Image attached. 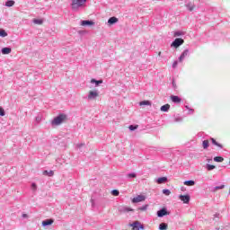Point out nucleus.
<instances>
[{"mask_svg":"<svg viewBox=\"0 0 230 230\" xmlns=\"http://www.w3.org/2000/svg\"><path fill=\"white\" fill-rule=\"evenodd\" d=\"M65 121H67V115L60 113L58 116L54 118V119L51 121V125L58 127V125H62V123Z\"/></svg>","mask_w":230,"mask_h":230,"instance_id":"nucleus-1","label":"nucleus"},{"mask_svg":"<svg viewBox=\"0 0 230 230\" xmlns=\"http://www.w3.org/2000/svg\"><path fill=\"white\" fill-rule=\"evenodd\" d=\"M85 3H87V0H72L71 8L76 12L79 8H82Z\"/></svg>","mask_w":230,"mask_h":230,"instance_id":"nucleus-2","label":"nucleus"},{"mask_svg":"<svg viewBox=\"0 0 230 230\" xmlns=\"http://www.w3.org/2000/svg\"><path fill=\"white\" fill-rule=\"evenodd\" d=\"M184 44V40L182 38H176L171 44V48H180V46H182Z\"/></svg>","mask_w":230,"mask_h":230,"instance_id":"nucleus-3","label":"nucleus"},{"mask_svg":"<svg viewBox=\"0 0 230 230\" xmlns=\"http://www.w3.org/2000/svg\"><path fill=\"white\" fill-rule=\"evenodd\" d=\"M98 96H100L98 90L90 91L87 95V100H96Z\"/></svg>","mask_w":230,"mask_h":230,"instance_id":"nucleus-4","label":"nucleus"},{"mask_svg":"<svg viewBox=\"0 0 230 230\" xmlns=\"http://www.w3.org/2000/svg\"><path fill=\"white\" fill-rule=\"evenodd\" d=\"M146 200V197L144 195H137V197L132 199L133 204H137L138 202H145Z\"/></svg>","mask_w":230,"mask_h":230,"instance_id":"nucleus-5","label":"nucleus"},{"mask_svg":"<svg viewBox=\"0 0 230 230\" xmlns=\"http://www.w3.org/2000/svg\"><path fill=\"white\" fill-rule=\"evenodd\" d=\"M156 215L158 218H163V217H166V215H170V212H168V209H166V208H163L162 209L157 211Z\"/></svg>","mask_w":230,"mask_h":230,"instance_id":"nucleus-6","label":"nucleus"},{"mask_svg":"<svg viewBox=\"0 0 230 230\" xmlns=\"http://www.w3.org/2000/svg\"><path fill=\"white\" fill-rule=\"evenodd\" d=\"M130 226L133 227V230H144L145 226L141 225L139 221H135L133 224H130Z\"/></svg>","mask_w":230,"mask_h":230,"instance_id":"nucleus-7","label":"nucleus"},{"mask_svg":"<svg viewBox=\"0 0 230 230\" xmlns=\"http://www.w3.org/2000/svg\"><path fill=\"white\" fill-rule=\"evenodd\" d=\"M186 57H190V49H188L183 50V52L181 54V56L178 58L179 62H183L184 58H186Z\"/></svg>","mask_w":230,"mask_h":230,"instance_id":"nucleus-8","label":"nucleus"},{"mask_svg":"<svg viewBox=\"0 0 230 230\" xmlns=\"http://www.w3.org/2000/svg\"><path fill=\"white\" fill-rule=\"evenodd\" d=\"M179 199L183 202V204H190V195H180Z\"/></svg>","mask_w":230,"mask_h":230,"instance_id":"nucleus-9","label":"nucleus"},{"mask_svg":"<svg viewBox=\"0 0 230 230\" xmlns=\"http://www.w3.org/2000/svg\"><path fill=\"white\" fill-rule=\"evenodd\" d=\"M81 26H94V22L91 20H83L81 21Z\"/></svg>","mask_w":230,"mask_h":230,"instance_id":"nucleus-10","label":"nucleus"},{"mask_svg":"<svg viewBox=\"0 0 230 230\" xmlns=\"http://www.w3.org/2000/svg\"><path fill=\"white\" fill-rule=\"evenodd\" d=\"M119 213H129V211H134L131 208L128 207H119Z\"/></svg>","mask_w":230,"mask_h":230,"instance_id":"nucleus-11","label":"nucleus"},{"mask_svg":"<svg viewBox=\"0 0 230 230\" xmlns=\"http://www.w3.org/2000/svg\"><path fill=\"white\" fill-rule=\"evenodd\" d=\"M53 222H55V220L46 219V220L42 221L41 226H42V227H48V226H51L53 224Z\"/></svg>","mask_w":230,"mask_h":230,"instance_id":"nucleus-12","label":"nucleus"},{"mask_svg":"<svg viewBox=\"0 0 230 230\" xmlns=\"http://www.w3.org/2000/svg\"><path fill=\"white\" fill-rule=\"evenodd\" d=\"M171 100L172 103H181L182 102V99L177 95H171Z\"/></svg>","mask_w":230,"mask_h":230,"instance_id":"nucleus-13","label":"nucleus"},{"mask_svg":"<svg viewBox=\"0 0 230 230\" xmlns=\"http://www.w3.org/2000/svg\"><path fill=\"white\" fill-rule=\"evenodd\" d=\"M1 53L2 55H10V53H12V48H8V47L3 48L1 49Z\"/></svg>","mask_w":230,"mask_h":230,"instance_id":"nucleus-14","label":"nucleus"},{"mask_svg":"<svg viewBox=\"0 0 230 230\" xmlns=\"http://www.w3.org/2000/svg\"><path fill=\"white\" fill-rule=\"evenodd\" d=\"M185 6L189 10V12H193V10H195V4L191 2L187 3Z\"/></svg>","mask_w":230,"mask_h":230,"instance_id":"nucleus-15","label":"nucleus"},{"mask_svg":"<svg viewBox=\"0 0 230 230\" xmlns=\"http://www.w3.org/2000/svg\"><path fill=\"white\" fill-rule=\"evenodd\" d=\"M91 84H94L95 87H100V84H103V80H96L94 78L91 79L90 81Z\"/></svg>","mask_w":230,"mask_h":230,"instance_id":"nucleus-16","label":"nucleus"},{"mask_svg":"<svg viewBox=\"0 0 230 230\" xmlns=\"http://www.w3.org/2000/svg\"><path fill=\"white\" fill-rule=\"evenodd\" d=\"M160 111L162 112H168L170 111V104H165V105H163L161 108H160Z\"/></svg>","mask_w":230,"mask_h":230,"instance_id":"nucleus-17","label":"nucleus"},{"mask_svg":"<svg viewBox=\"0 0 230 230\" xmlns=\"http://www.w3.org/2000/svg\"><path fill=\"white\" fill-rule=\"evenodd\" d=\"M166 181H168L167 177H160V178L156 179V182L158 184H163V183L166 182Z\"/></svg>","mask_w":230,"mask_h":230,"instance_id":"nucleus-18","label":"nucleus"},{"mask_svg":"<svg viewBox=\"0 0 230 230\" xmlns=\"http://www.w3.org/2000/svg\"><path fill=\"white\" fill-rule=\"evenodd\" d=\"M116 22H118V18L116 17H111L109 20H108V24L110 25H112V24H116Z\"/></svg>","mask_w":230,"mask_h":230,"instance_id":"nucleus-19","label":"nucleus"},{"mask_svg":"<svg viewBox=\"0 0 230 230\" xmlns=\"http://www.w3.org/2000/svg\"><path fill=\"white\" fill-rule=\"evenodd\" d=\"M212 145H215V146H218V148H224V146H222V144L217 142V140L215 138H210Z\"/></svg>","mask_w":230,"mask_h":230,"instance_id":"nucleus-20","label":"nucleus"},{"mask_svg":"<svg viewBox=\"0 0 230 230\" xmlns=\"http://www.w3.org/2000/svg\"><path fill=\"white\" fill-rule=\"evenodd\" d=\"M185 186H195V181L193 180H187L183 182Z\"/></svg>","mask_w":230,"mask_h":230,"instance_id":"nucleus-21","label":"nucleus"},{"mask_svg":"<svg viewBox=\"0 0 230 230\" xmlns=\"http://www.w3.org/2000/svg\"><path fill=\"white\" fill-rule=\"evenodd\" d=\"M205 168L208 170V172H212V170H215V168H217V166L207 164Z\"/></svg>","mask_w":230,"mask_h":230,"instance_id":"nucleus-22","label":"nucleus"},{"mask_svg":"<svg viewBox=\"0 0 230 230\" xmlns=\"http://www.w3.org/2000/svg\"><path fill=\"white\" fill-rule=\"evenodd\" d=\"M13 4H15V1L13 0H8L5 2V6H7L8 8L13 6Z\"/></svg>","mask_w":230,"mask_h":230,"instance_id":"nucleus-23","label":"nucleus"},{"mask_svg":"<svg viewBox=\"0 0 230 230\" xmlns=\"http://www.w3.org/2000/svg\"><path fill=\"white\" fill-rule=\"evenodd\" d=\"M159 229H160V230H166V229H168V224H166V223H161V224L159 225Z\"/></svg>","mask_w":230,"mask_h":230,"instance_id":"nucleus-24","label":"nucleus"},{"mask_svg":"<svg viewBox=\"0 0 230 230\" xmlns=\"http://www.w3.org/2000/svg\"><path fill=\"white\" fill-rule=\"evenodd\" d=\"M225 188H226V185L222 184V185L214 187L212 189V191L215 192V191H217V190H224Z\"/></svg>","mask_w":230,"mask_h":230,"instance_id":"nucleus-25","label":"nucleus"},{"mask_svg":"<svg viewBox=\"0 0 230 230\" xmlns=\"http://www.w3.org/2000/svg\"><path fill=\"white\" fill-rule=\"evenodd\" d=\"M127 177L128 179H136L137 177V174L136 172H130L127 174Z\"/></svg>","mask_w":230,"mask_h":230,"instance_id":"nucleus-26","label":"nucleus"},{"mask_svg":"<svg viewBox=\"0 0 230 230\" xmlns=\"http://www.w3.org/2000/svg\"><path fill=\"white\" fill-rule=\"evenodd\" d=\"M182 35H184V32L181 31H177L173 32V37H182Z\"/></svg>","mask_w":230,"mask_h":230,"instance_id":"nucleus-27","label":"nucleus"},{"mask_svg":"<svg viewBox=\"0 0 230 230\" xmlns=\"http://www.w3.org/2000/svg\"><path fill=\"white\" fill-rule=\"evenodd\" d=\"M0 37H8V33L6 32V31L0 29Z\"/></svg>","mask_w":230,"mask_h":230,"instance_id":"nucleus-28","label":"nucleus"},{"mask_svg":"<svg viewBox=\"0 0 230 230\" xmlns=\"http://www.w3.org/2000/svg\"><path fill=\"white\" fill-rule=\"evenodd\" d=\"M202 146L203 148L206 150V148H208L209 147V141L208 140H204L202 142Z\"/></svg>","mask_w":230,"mask_h":230,"instance_id":"nucleus-29","label":"nucleus"},{"mask_svg":"<svg viewBox=\"0 0 230 230\" xmlns=\"http://www.w3.org/2000/svg\"><path fill=\"white\" fill-rule=\"evenodd\" d=\"M214 161L216 163H222L224 161V157H222V156H216V157H214Z\"/></svg>","mask_w":230,"mask_h":230,"instance_id":"nucleus-30","label":"nucleus"},{"mask_svg":"<svg viewBox=\"0 0 230 230\" xmlns=\"http://www.w3.org/2000/svg\"><path fill=\"white\" fill-rule=\"evenodd\" d=\"M162 193H164V195H166V197H169V195L172 194V191H170V190H168V189H164L162 190Z\"/></svg>","mask_w":230,"mask_h":230,"instance_id":"nucleus-31","label":"nucleus"},{"mask_svg":"<svg viewBox=\"0 0 230 230\" xmlns=\"http://www.w3.org/2000/svg\"><path fill=\"white\" fill-rule=\"evenodd\" d=\"M139 105H152V102L150 101H142L139 102Z\"/></svg>","mask_w":230,"mask_h":230,"instance_id":"nucleus-32","label":"nucleus"},{"mask_svg":"<svg viewBox=\"0 0 230 230\" xmlns=\"http://www.w3.org/2000/svg\"><path fill=\"white\" fill-rule=\"evenodd\" d=\"M137 127H139V126H137V125H130V126L128 127V128H129V130H130L131 132H134V130H137Z\"/></svg>","mask_w":230,"mask_h":230,"instance_id":"nucleus-33","label":"nucleus"},{"mask_svg":"<svg viewBox=\"0 0 230 230\" xmlns=\"http://www.w3.org/2000/svg\"><path fill=\"white\" fill-rule=\"evenodd\" d=\"M32 22H33L34 24H42V23L44 22V21H42V20H40V19H34V20L32 21Z\"/></svg>","mask_w":230,"mask_h":230,"instance_id":"nucleus-34","label":"nucleus"},{"mask_svg":"<svg viewBox=\"0 0 230 230\" xmlns=\"http://www.w3.org/2000/svg\"><path fill=\"white\" fill-rule=\"evenodd\" d=\"M43 173H44V175H49V177H53V175H54L53 171H49V172L44 171Z\"/></svg>","mask_w":230,"mask_h":230,"instance_id":"nucleus-35","label":"nucleus"},{"mask_svg":"<svg viewBox=\"0 0 230 230\" xmlns=\"http://www.w3.org/2000/svg\"><path fill=\"white\" fill-rule=\"evenodd\" d=\"M111 195H113V197H118L119 195V190H111Z\"/></svg>","mask_w":230,"mask_h":230,"instance_id":"nucleus-36","label":"nucleus"},{"mask_svg":"<svg viewBox=\"0 0 230 230\" xmlns=\"http://www.w3.org/2000/svg\"><path fill=\"white\" fill-rule=\"evenodd\" d=\"M146 209H148V205H144L138 208L139 211H146Z\"/></svg>","mask_w":230,"mask_h":230,"instance_id":"nucleus-37","label":"nucleus"},{"mask_svg":"<svg viewBox=\"0 0 230 230\" xmlns=\"http://www.w3.org/2000/svg\"><path fill=\"white\" fill-rule=\"evenodd\" d=\"M35 121H36V123H40V121H42V115H38L35 118Z\"/></svg>","mask_w":230,"mask_h":230,"instance_id":"nucleus-38","label":"nucleus"},{"mask_svg":"<svg viewBox=\"0 0 230 230\" xmlns=\"http://www.w3.org/2000/svg\"><path fill=\"white\" fill-rule=\"evenodd\" d=\"M174 121H175V123H181V121H182V118L181 117H175Z\"/></svg>","mask_w":230,"mask_h":230,"instance_id":"nucleus-39","label":"nucleus"},{"mask_svg":"<svg viewBox=\"0 0 230 230\" xmlns=\"http://www.w3.org/2000/svg\"><path fill=\"white\" fill-rule=\"evenodd\" d=\"M5 112H4V109L0 107V116H4Z\"/></svg>","mask_w":230,"mask_h":230,"instance_id":"nucleus-40","label":"nucleus"},{"mask_svg":"<svg viewBox=\"0 0 230 230\" xmlns=\"http://www.w3.org/2000/svg\"><path fill=\"white\" fill-rule=\"evenodd\" d=\"M77 148H82V146H85V143H79L76 145Z\"/></svg>","mask_w":230,"mask_h":230,"instance_id":"nucleus-41","label":"nucleus"},{"mask_svg":"<svg viewBox=\"0 0 230 230\" xmlns=\"http://www.w3.org/2000/svg\"><path fill=\"white\" fill-rule=\"evenodd\" d=\"M188 111H189L188 114H190V115H191V114H193V112H195V110H193L191 108H189Z\"/></svg>","mask_w":230,"mask_h":230,"instance_id":"nucleus-42","label":"nucleus"},{"mask_svg":"<svg viewBox=\"0 0 230 230\" xmlns=\"http://www.w3.org/2000/svg\"><path fill=\"white\" fill-rule=\"evenodd\" d=\"M178 64H179L178 61H173V63H172L173 69H175V67H177Z\"/></svg>","mask_w":230,"mask_h":230,"instance_id":"nucleus-43","label":"nucleus"},{"mask_svg":"<svg viewBox=\"0 0 230 230\" xmlns=\"http://www.w3.org/2000/svg\"><path fill=\"white\" fill-rule=\"evenodd\" d=\"M31 188H32V190H33L34 191H36V190H37V184H36V183H32V184H31Z\"/></svg>","mask_w":230,"mask_h":230,"instance_id":"nucleus-44","label":"nucleus"},{"mask_svg":"<svg viewBox=\"0 0 230 230\" xmlns=\"http://www.w3.org/2000/svg\"><path fill=\"white\" fill-rule=\"evenodd\" d=\"M214 218H220V214L219 213H216L214 215Z\"/></svg>","mask_w":230,"mask_h":230,"instance_id":"nucleus-45","label":"nucleus"},{"mask_svg":"<svg viewBox=\"0 0 230 230\" xmlns=\"http://www.w3.org/2000/svg\"><path fill=\"white\" fill-rule=\"evenodd\" d=\"M28 215L27 214H22V218H27Z\"/></svg>","mask_w":230,"mask_h":230,"instance_id":"nucleus-46","label":"nucleus"},{"mask_svg":"<svg viewBox=\"0 0 230 230\" xmlns=\"http://www.w3.org/2000/svg\"><path fill=\"white\" fill-rule=\"evenodd\" d=\"M181 191H185V190H186V188L181 187Z\"/></svg>","mask_w":230,"mask_h":230,"instance_id":"nucleus-47","label":"nucleus"},{"mask_svg":"<svg viewBox=\"0 0 230 230\" xmlns=\"http://www.w3.org/2000/svg\"><path fill=\"white\" fill-rule=\"evenodd\" d=\"M91 202H92V206H94V199H91Z\"/></svg>","mask_w":230,"mask_h":230,"instance_id":"nucleus-48","label":"nucleus"},{"mask_svg":"<svg viewBox=\"0 0 230 230\" xmlns=\"http://www.w3.org/2000/svg\"><path fill=\"white\" fill-rule=\"evenodd\" d=\"M185 109H187V111H189V109H190V106H188V105H185Z\"/></svg>","mask_w":230,"mask_h":230,"instance_id":"nucleus-49","label":"nucleus"},{"mask_svg":"<svg viewBox=\"0 0 230 230\" xmlns=\"http://www.w3.org/2000/svg\"><path fill=\"white\" fill-rule=\"evenodd\" d=\"M158 57H161V52H158Z\"/></svg>","mask_w":230,"mask_h":230,"instance_id":"nucleus-50","label":"nucleus"}]
</instances>
